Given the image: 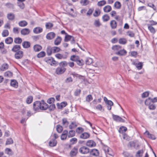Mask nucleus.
<instances>
[{"label": "nucleus", "mask_w": 157, "mask_h": 157, "mask_svg": "<svg viewBox=\"0 0 157 157\" xmlns=\"http://www.w3.org/2000/svg\"><path fill=\"white\" fill-rule=\"evenodd\" d=\"M48 108V105L43 100L41 101H36L34 102L33 109L35 111L37 112L39 109L45 110Z\"/></svg>", "instance_id": "f257e3e1"}, {"label": "nucleus", "mask_w": 157, "mask_h": 157, "mask_svg": "<svg viewBox=\"0 0 157 157\" xmlns=\"http://www.w3.org/2000/svg\"><path fill=\"white\" fill-rule=\"evenodd\" d=\"M44 60L51 66H55L57 65V62L52 57H46L44 58Z\"/></svg>", "instance_id": "f03ea898"}, {"label": "nucleus", "mask_w": 157, "mask_h": 157, "mask_svg": "<svg viewBox=\"0 0 157 157\" xmlns=\"http://www.w3.org/2000/svg\"><path fill=\"white\" fill-rule=\"evenodd\" d=\"M68 53L67 52H65L63 54L60 53H57L55 55V57L58 59H66L67 58Z\"/></svg>", "instance_id": "7ed1b4c3"}, {"label": "nucleus", "mask_w": 157, "mask_h": 157, "mask_svg": "<svg viewBox=\"0 0 157 157\" xmlns=\"http://www.w3.org/2000/svg\"><path fill=\"white\" fill-rule=\"evenodd\" d=\"M104 100L105 103L107 105V108L108 110L111 109V106L113 105V103L111 100H109L105 97H104Z\"/></svg>", "instance_id": "20e7f679"}, {"label": "nucleus", "mask_w": 157, "mask_h": 157, "mask_svg": "<svg viewBox=\"0 0 157 157\" xmlns=\"http://www.w3.org/2000/svg\"><path fill=\"white\" fill-rule=\"evenodd\" d=\"M112 116L113 120L117 122H125V121L124 119L118 115L113 114Z\"/></svg>", "instance_id": "39448f33"}, {"label": "nucleus", "mask_w": 157, "mask_h": 157, "mask_svg": "<svg viewBox=\"0 0 157 157\" xmlns=\"http://www.w3.org/2000/svg\"><path fill=\"white\" fill-rule=\"evenodd\" d=\"M78 152V147H74L71 151L70 153V155L71 157L75 156Z\"/></svg>", "instance_id": "423d86ee"}, {"label": "nucleus", "mask_w": 157, "mask_h": 157, "mask_svg": "<svg viewBox=\"0 0 157 157\" xmlns=\"http://www.w3.org/2000/svg\"><path fill=\"white\" fill-rule=\"evenodd\" d=\"M23 56V52L21 50L16 52L15 55V57L16 59H19L21 58Z\"/></svg>", "instance_id": "0eeeda50"}, {"label": "nucleus", "mask_w": 157, "mask_h": 157, "mask_svg": "<svg viewBox=\"0 0 157 157\" xmlns=\"http://www.w3.org/2000/svg\"><path fill=\"white\" fill-rule=\"evenodd\" d=\"M66 69L65 68H62L61 67H58L56 70V73L57 75L61 74L64 73Z\"/></svg>", "instance_id": "6e6552de"}, {"label": "nucleus", "mask_w": 157, "mask_h": 157, "mask_svg": "<svg viewBox=\"0 0 157 157\" xmlns=\"http://www.w3.org/2000/svg\"><path fill=\"white\" fill-rule=\"evenodd\" d=\"M79 151L81 153L87 154L89 152V149L86 147L83 146L80 148Z\"/></svg>", "instance_id": "1a4fd4ad"}, {"label": "nucleus", "mask_w": 157, "mask_h": 157, "mask_svg": "<svg viewBox=\"0 0 157 157\" xmlns=\"http://www.w3.org/2000/svg\"><path fill=\"white\" fill-rule=\"evenodd\" d=\"M56 34L54 32H50L48 33L46 36V38L48 40H51L55 38Z\"/></svg>", "instance_id": "9d476101"}, {"label": "nucleus", "mask_w": 157, "mask_h": 157, "mask_svg": "<svg viewBox=\"0 0 157 157\" xmlns=\"http://www.w3.org/2000/svg\"><path fill=\"white\" fill-rule=\"evenodd\" d=\"M67 134L68 131L67 130H64L60 136L61 140H66L68 136Z\"/></svg>", "instance_id": "9b49d317"}, {"label": "nucleus", "mask_w": 157, "mask_h": 157, "mask_svg": "<svg viewBox=\"0 0 157 157\" xmlns=\"http://www.w3.org/2000/svg\"><path fill=\"white\" fill-rule=\"evenodd\" d=\"M86 145L89 147H95L96 145V144L93 140H89L87 142Z\"/></svg>", "instance_id": "f8f14e48"}, {"label": "nucleus", "mask_w": 157, "mask_h": 157, "mask_svg": "<svg viewBox=\"0 0 157 157\" xmlns=\"http://www.w3.org/2000/svg\"><path fill=\"white\" fill-rule=\"evenodd\" d=\"M30 33V30L28 28L23 29L21 31V34L23 35H27L29 34Z\"/></svg>", "instance_id": "ddd939ff"}, {"label": "nucleus", "mask_w": 157, "mask_h": 157, "mask_svg": "<svg viewBox=\"0 0 157 157\" xmlns=\"http://www.w3.org/2000/svg\"><path fill=\"white\" fill-rule=\"evenodd\" d=\"M80 138L82 139H87L90 136V134L87 132H84L81 134L80 136Z\"/></svg>", "instance_id": "4468645a"}, {"label": "nucleus", "mask_w": 157, "mask_h": 157, "mask_svg": "<svg viewBox=\"0 0 157 157\" xmlns=\"http://www.w3.org/2000/svg\"><path fill=\"white\" fill-rule=\"evenodd\" d=\"M21 48L20 45H14L11 49V51L14 52H17L20 50Z\"/></svg>", "instance_id": "2eb2a0df"}, {"label": "nucleus", "mask_w": 157, "mask_h": 157, "mask_svg": "<svg viewBox=\"0 0 157 157\" xmlns=\"http://www.w3.org/2000/svg\"><path fill=\"white\" fill-rule=\"evenodd\" d=\"M8 68L9 65L6 63H4L0 67V70L2 71H4L8 69Z\"/></svg>", "instance_id": "dca6fc26"}, {"label": "nucleus", "mask_w": 157, "mask_h": 157, "mask_svg": "<svg viewBox=\"0 0 157 157\" xmlns=\"http://www.w3.org/2000/svg\"><path fill=\"white\" fill-rule=\"evenodd\" d=\"M117 23L114 20H112L110 21V25L112 29H115L117 27Z\"/></svg>", "instance_id": "f3484780"}, {"label": "nucleus", "mask_w": 157, "mask_h": 157, "mask_svg": "<svg viewBox=\"0 0 157 157\" xmlns=\"http://www.w3.org/2000/svg\"><path fill=\"white\" fill-rule=\"evenodd\" d=\"M43 31L42 28L40 27H36L34 28L33 29V32L36 34H38L42 32Z\"/></svg>", "instance_id": "a211bd4d"}, {"label": "nucleus", "mask_w": 157, "mask_h": 157, "mask_svg": "<svg viewBox=\"0 0 157 157\" xmlns=\"http://www.w3.org/2000/svg\"><path fill=\"white\" fill-rule=\"evenodd\" d=\"M127 53V52L124 49L120 50L118 52L116 53V54L120 56H124Z\"/></svg>", "instance_id": "6ab92c4d"}, {"label": "nucleus", "mask_w": 157, "mask_h": 157, "mask_svg": "<svg viewBox=\"0 0 157 157\" xmlns=\"http://www.w3.org/2000/svg\"><path fill=\"white\" fill-rule=\"evenodd\" d=\"M42 48V47L39 44H36L33 46V49L35 52H38L40 51Z\"/></svg>", "instance_id": "aec40b11"}, {"label": "nucleus", "mask_w": 157, "mask_h": 157, "mask_svg": "<svg viewBox=\"0 0 157 157\" xmlns=\"http://www.w3.org/2000/svg\"><path fill=\"white\" fill-rule=\"evenodd\" d=\"M144 134L147 135L148 137L150 139L152 140H155L156 139L155 136L154 135L150 134L148 131H146Z\"/></svg>", "instance_id": "412c9836"}, {"label": "nucleus", "mask_w": 157, "mask_h": 157, "mask_svg": "<svg viewBox=\"0 0 157 157\" xmlns=\"http://www.w3.org/2000/svg\"><path fill=\"white\" fill-rule=\"evenodd\" d=\"M57 144V141L55 139H52L50 140L48 143L49 145L51 147L55 146Z\"/></svg>", "instance_id": "4be33fe9"}, {"label": "nucleus", "mask_w": 157, "mask_h": 157, "mask_svg": "<svg viewBox=\"0 0 157 157\" xmlns=\"http://www.w3.org/2000/svg\"><path fill=\"white\" fill-rule=\"evenodd\" d=\"M90 154L95 156H98L99 155L98 151L95 149H93L90 152Z\"/></svg>", "instance_id": "5701e85b"}, {"label": "nucleus", "mask_w": 157, "mask_h": 157, "mask_svg": "<svg viewBox=\"0 0 157 157\" xmlns=\"http://www.w3.org/2000/svg\"><path fill=\"white\" fill-rule=\"evenodd\" d=\"M10 85L11 86L15 88H17L18 86V83L16 80H11L10 82Z\"/></svg>", "instance_id": "b1692460"}, {"label": "nucleus", "mask_w": 157, "mask_h": 157, "mask_svg": "<svg viewBox=\"0 0 157 157\" xmlns=\"http://www.w3.org/2000/svg\"><path fill=\"white\" fill-rule=\"evenodd\" d=\"M111 10V7L109 5L105 6L103 8V11L105 13H108Z\"/></svg>", "instance_id": "393cba45"}, {"label": "nucleus", "mask_w": 157, "mask_h": 157, "mask_svg": "<svg viewBox=\"0 0 157 157\" xmlns=\"http://www.w3.org/2000/svg\"><path fill=\"white\" fill-rule=\"evenodd\" d=\"M127 130V128L124 126H121L120 128L118 130L119 132L122 134L125 133L126 131Z\"/></svg>", "instance_id": "a878e982"}, {"label": "nucleus", "mask_w": 157, "mask_h": 157, "mask_svg": "<svg viewBox=\"0 0 157 157\" xmlns=\"http://www.w3.org/2000/svg\"><path fill=\"white\" fill-rule=\"evenodd\" d=\"M22 45L24 48H27L30 46V43L28 41H24L22 43Z\"/></svg>", "instance_id": "bb28decb"}, {"label": "nucleus", "mask_w": 157, "mask_h": 157, "mask_svg": "<svg viewBox=\"0 0 157 157\" xmlns=\"http://www.w3.org/2000/svg\"><path fill=\"white\" fill-rule=\"evenodd\" d=\"M7 17L9 20L11 21L13 20L15 18L14 15L12 13H9L7 14Z\"/></svg>", "instance_id": "cd10ccee"}, {"label": "nucleus", "mask_w": 157, "mask_h": 157, "mask_svg": "<svg viewBox=\"0 0 157 157\" xmlns=\"http://www.w3.org/2000/svg\"><path fill=\"white\" fill-rule=\"evenodd\" d=\"M62 40L61 38L59 36H58L55 39L54 41V44L55 45H59L61 42Z\"/></svg>", "instance_id": "c85d7f7f"}, {"label": "nucleus", "mask_w": 157, "mask_h": 157, "mask_svg": "<svg viewBox=\"0 0 157 157\" xmlns=\"http://www.w3.org/2000/svg\"><path fill=\"white\" fill-rule=\"evenodd\" d=\"M27 24V22L25 20L20 21L18 23L19 26L21 27H25L26 26Z\"/></svg>", "instance_id": "c756f323"}, {"label": "nucleus", "mask_w": 157, "mask_h": 157, "mask_svg": "<svg viewBox=\"0 0 157 157\" xmlns=\"http://www.w3.org/2000/svg\"><path fill=\"white\" fill-rule=\"evenodd\" d=\"M80 58L78 56L75 55L71 56L70 57L71 60L75 62H76Z\"/></svg>", "instance_id": "7c9ffc66"}, {"label": "nucleus", "mask_w": 157, "mask_h": 157, "mask_svg": "<svg viewBox=\"0 0 157 157\" xmlns=\"http://www.w3.org/2000/svg\"><path fill=\"white\" fill-rule=\"evenodd\" d=\"M77 126V124L76 122L73 121L72 122L71 124L69 126V128L70 129H72L76 128Z\"/></svg>", "instance_id": "2f4dec72"}, {"label": "nucleus", "mask_w": 157, "mask_h": 157, "mask_svg": "<svg viewBox=\"0 0 157 157\" xmlns=\"http://www.w3.org/2000/svg\"><path fill=\"white\" fill-rule=\"evenodd\" d=\"M5 42L7 44H11L13 42V39L11 37H8L5 39Z\"/></svg>", "instance_id": "473e14b6"}, {"label": "nucleus", "mask_w": 157, "mask_h": 157, "mask_svg": "<svg viewBox=\"0 0 157 157\" xmlns=\"http://www.w3.org/2000/svg\"><path fill=\"white\" fill-rule=\"evenodd\" d=\"M52 52H53L52 47V48L50 47H48L47 48V54L48 56L51 55Z\"/></svg>", "instance_id": "72a5a7b5"}, {"label": "nucleus", "mask_w": 157, "mask_h": 157, "mask_svg": "<svg viewBox=\"0 0 157 157\" xmlns=\"http://www.w3.org/2000/svg\"><path fill=\"white\" fill-rule=\"evenodd\" d=\"M68 137L69 138L72 137L74 136L75 135V132L74 130H70L68 133Z\"/></svg>", "instance_id": "f704fd0d"}, {"label": "nucleus", "mask_w": 157, "mask_h": 157, "mask_svg": "<svg viewBox=\"0 0 157 157\" xmlns=\"http://www.w3.org/2000/svg\"><path fill=\"white\" fill-rule=\"evenodd\" d=\"M22 41V39L19 37L15 38L14 39V42L16 44H20Z\"/></svg>", "instance_id": "c9c22d12"}, {"label": "nucleus", "mask_w": 157, "mask_h": 157, "mask_svg": "<svg viewBox=\"0 0 157 157\" xmlns=\"http://www.w3.org/2000/svg\"><path fill=\"white\" fill-rule=\"evenodd\" d=\"M33 100V98L31 96H28L26 99V102L27 104H30L31 103Z\"/></svg>", "instance_id": "e433bc0d"}, {"label": "nucleus", "mask_w": 157, "mask_h": 157, "mask_svg": "<svg viewBox=\"0 0 157 157\" xmlns=\"http://www.w3.org/2000/svg\"><path fill=\"white\" fill-rule=\"evenodd\" d=\"M67 62L66 61H62L59 63V66L62 68H64V67L67 66Z\"/></svg>", "instance_id": "4c0bfd02"}, {"label": "nucleus", "mask_w": 157, "mask_h": 157, "mask_svg": "<svg viewBox=\"0 0 157 157\" xmlns=\"http://www.w3.org/2000/svg\"><path fill=\"white\" fill-rule=\"evenodd\" d=\"M110 19L109 16L107 14L104 15L102 17V19L104 22H106L108 21Z\"/></svg>", "instance_id": "58836bf2"}, {"label": "nucleus", "mask_w": 157, "mask_h": 157, "mask_svg": "<svg viewBox=\"0 0 157 157\" xmlns=\"http://www.w3.org/2000/svg\"><path fill=\"white\" fill-rule=\"evenodd\" d=\"M114 7L117 9H120L121 6L120 2L118 1L116 2L114 5Z\"/></svg>", "instance_id": "ea45409f"}, {"label": "nucleus", "mask_w": 157, "mask_h": 157, "mask_svg": "<svg viewBox=\"0 0 157 157\" xmlns=\"http://www.w3.org/2000/svg\"><path fill=\"white\" fill-rule=\"evenodd\" d=\"M148 29L151 33L154 34L155 33V29L151 25H148Z\"/></svg>", "instance_id": "a19ab883"}, {"label": "nucleus", "mask_w": 157, "mask_h": 157, "mask_svg": "<svg viewBox=\"0 0 157 157\" xmlns=\"http://www.w3.org/2000/svg\"><path fill=\"white\" fill-rule=\"evenodd\" d=\"M112 50L114 51H119L121 49V47L119 45H116L113 46L112 48Z\"/></svg>", "instance_id": "79ce46f5"}, {"label": "nucleus", "mask_w": 157, "mask_h": 157, "mask_svg": "<svg viewBox=\"0 0 157 157\" xmlns=\"http://www.w3.org/2000/svg\"><path fill=\"white\" fill-rule=\"evenodd\" d=\"M151 103H152V98H148L145 101V104L147 105H150Z\"/></svg>", "instance_id": "37998d69"}, {"label": "nucleus", "mask_w": 157, "mask_h": 157, "mask_svg": "<svg viewBox=\"0 0 157 157\" xmlns=\"http://www.w3.org/2000/svg\"><path fill=\"white\" fill-rule=\"evenodd\" d=\"M143 66V63L141 62H140L137 63L136 66L138 70H140L142 68Z\"/></svg>", "instance_id": "c03bdc74"}, {"label": "nucleus", "mask_w": 157, "mask_h": 157, "mask_svg": "<svg viewBox=\"0 0 157 157\" xmlns=\"http://www.w3.org/2000/svg\"><path fill=\"white\" fill-rule=\"evenodd\" d=\"M45 56V53L44 52L42 51L39 53L37 55V57L38 58L44 57Z\"/></svg>", "instance_id": "a18cd8bd"}, {"label": "nucleus", "mask_w": 157, "mask_h": 157, "mask_svg": "<svg viewBox=\"0 0 157 157\" xmlns=\"http://www.w3.org/2000/svg\"><path fill=\"white\" fill-rule=\"evenodd\" d=\"M13 75L12 73L10 71H7L4 73V76L7 77H11Z\"/></svg>", "instance_id": "49530a36"}, {"label": "nucleus", "mask_w": 157, "mask_h": 157, "mask_svg": "<svg viewBox=\"0 0 157 157\" xmlns=\"http://www.w3.org/2000/svg\"><path fill=\"white\" fill-rule=\"evenodd\" d=\"M106 4V2L104 0H103L100 1L98 2L97 3V5L98 6H102L105 5Z\"/></svg>", "instance_id": "de8ad7c7"}, {"label": "nucleus", "mask_w": 157, "mask_h": 157, "mask_svg": "<svg viewBox=\"0 0 157 157\" xmlns=\"http://www.w3.org/2000/svg\"><path fill=\"white\" fill-rule=\"evenodd\" d=\"M119 43L122 44H125L126 43L127 40L124 38H120L119 40Z\"/></svg>", "instance_id": "09e8293b"}, {"label": "nucleus", "mask_w": 157, "mask_h": 157, "mask_svg": "<svg viewBox=\"0 0 157 157\" xmlns=\"http://www.w3.org/2000/svg\"><path fill=\"white\" fill-rule=\"evenodd\" d=\"M72 36L69 35L68 34L66 35L65 36L64 40L65 42H68L71 39Z\"/></svg>", "instance_id": "8fccbe9b"}, {"label": "nucleus", "mask_w": 157, "mask_h": 157, "mask_svg": "<svg viewBox=\"0 0 157 157\" xmlns=\"http://www.w3.org/2000/svg\"><path fill=\"white\" fill-rule=\"evenodd\" d=\"M63 127L60 125L58 124L56 126V130L59 133H61L63 130Z\"/></svg>", "instance_id": "3c124183"}, {"label": "nucleus", "mask_w": 157, "mask_h": 157, "mask_svg": "<svg viewBox=\"0 0 157 157\" xmlns=\"http://www.w3.org/2000/svg\"><path fill=\"white\" fill-rule=\"evenodd\" d=\"M114 18L117 21H119L121 23L123 22V18L121 17V16L119 15H116L115 16Z\"/></svg>", "instance_id": "603ef678"}, {"label": "nucleus", "mask_w": 157, "mask_h": 157, "mask_svg": "<svg viewBox=\"0 0 157 157\" xmlns=\"http://www.w3.org/2000/svg\"><path fill=\"white\" fill-rule=\"evenodd\" d=\"M9 34V32L8 30H4L2 33V35L3 37H6L8 36Z\"/></svg>", "instance_id": "864d4df0"}, {"label": "nucleus", "mask_w": 157, "mask_h": 157, "mask_svg": "<svg viewBox=\"0 0 157 157\" xmlns=\"http://www.w3.org/2000/svg\"><path fill=\"white\" fill-rule=\"evenodd\" d=\"M94 24L96 27H99L101 25L99 19L95 20L94 21Z\"/></svg>", "instance_id": "5fc2aeb1"}, {"label": "nucleus", "mask_w": 157, "mask_h": 157, "mask_svg": "<svg viewBox=\"0 0 157 157\" xmlns=\"http://www.w3.org/2000/svg\"><path fill=\"white\" fill-rule=\"evenodd\" d=\"M93 60L92 59L90 58H87L86 60V64L87 65H90L93 63Z\"/></svg>", "instance_id": "6e6d98bb"}, {"label": "nucleus", "mask_w": 157, "mask_h": 157, "mask_svg": "<svg viewBox=\"0 0 157 157\" xmlns=\"http://www.w3.org/2000/svg\"><path fill=\"white\" fill-rule=\"evenodd\" d=\"M53 49V53H55L58 52L60 50V49L57 47H52Z\"/></svg>", "instance_id": "4d7b16f0"}, {"label": "nucleus", "mask_w": 157, "mask_h": 157, "mask_svg": "<svg viewBox=\"0 0 157 157\" xmlns=\"http://www.w3.org/2000/svg\"><path fill=\"white\" fill-rule=\"evenodd\" d=\"M53 26V24L50 22L47 23L45 25V27L47 29H50Z\"/></svg>", "instance_id": "13d9d810"}, {"label": "nucleus", "mask_w": 157, "mask_h": 157, "mask_svg": "<svg viewBox=\"0 0 157 157\" xmlns=\"http://www.w3.org/2000/svg\"><path fill=\"white\" fill-rule=\"evenodd\" d=\"M123 155L125 157H133L132 155L127 151L124 152Z\"/></svg>", "instance_id": "bf43d9fd"}, {"label": "nucleus", "mask_w": 157, "mask_h": 157, "mask_svg": "<svg viewBox=\"0 0 157 157\" xmlns=\"http://www.w3.org/2000/svg\"><path fill=\"white\" fill-rule=\"evenodd\" d=\"M71 144H76L77 142V139L76 138H71L70 140Z\"/></svg>", "instance_id": "052dcab7"}, {"label": "nucleus", "mask_w": 157, "mask_h": 157, "mask_svg": "<svg viewBox=\"0 0 157 157\" xmlns=\"http://www.w3.org/2000/svg\"><path fill=\"white\" fill-rule=\"evenodd\" d=\"M89 1L88 0H81L80 3L83 6H86L89 3Z\"/></svg>", "instance_id": "680f3d73"}, {"label": "nucleus", "mask_w": 157, "mask_h": 157, "mask_svg": "<svg viewBox=\"0 0 157 157\" xmlns=\"http://www.w3.org/2000/svg\"><path fill=\"white\" fill-rule=\"evenodd\" d=\"M63 124L65 125V127H67L69 122L67 120V119L66 118H63L62 119Z\"/></svg>", "instance_id": "e2e57ef3"}, {"label": "nucleus", "mask_w": 157, "mask_h": 157, "mask_svg": "<svg viewBox=\"0 0 157 157\" xmlns=\"http://www.w3.org/2000/svg\"><path fill=\"white\" fill-rule=\"evenodd\" d=\"M13 140L11 138H10L8 139H7L6 141V144L7 145H9L12 144L13 143Z\"/></svg>", "instance_id": "0e129e2a"}, {"label": "nucleus", "mask_w": 157, "mask_h": 157, "mask_svg": "<svg viewBox=\"0 0 157 157\" xmlns=\"http://www.w3.org/2000/svg\"><path fill=\"white\" fill-rule=\"evenodd\" d=\"M93 99L92 96L90 94L88 95L86 98V101L87 102H89Z\"/></svg>", "instance_id": "69168bd1"}, {"label": "nucleus", "mask_w": 157, "mask_h": 157, "mask_svg": "<svg viewBox=\"0 0 157 157\" xmlns=\"http://www.w3.org/2000/svg\"><path fill=\"white\" fill-rule=\"evenodd\" d=\"M5 152L8 155H12V150L9 148H6L5 150Z\"/></svg>", "instance_id": "338daca9"}, {"label": "nucleus", "mask_w": 157, "mask_h": 157, "mask_svg": "<svg viewBox=\"0 0 157 157\" xmlns=\"http://www.w3.org/2000/svg\"><path fill=\"white\" fill-rule=\"evenodd\" d=\"M7 8L10 9H13V5L10 3H7L5 4Z\"/></svg>", "instance_id": "774afa93"}]
</instances>
